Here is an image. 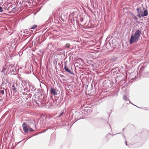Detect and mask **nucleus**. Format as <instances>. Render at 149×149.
<instances>
[{
	"mask_svg": "<svg viewBox=\"0 0 149 149\" xmlns=\"http://www.w3.org/2000/svg\"><path fill=\"white\" fill-rule=\"evenodd\" d=\"M37 27V25H34L32 27H31V28H30V29H34Z\"/></svg>",
	"mask_w": 149,
	"mask_h": 149,
	"instance_id": "10",
	"label": "nucleus"
},
{
	"mask_svg": "<svg viewBox=\"0 0 149 149\" xmlns=\"http://www.w3.org/2000/svg\"><path fill=\"white\" fill-rule=\"evenodd\" d=\"M70 46V44L69 43H67L66 44L65 47L67 48H69Z\"/></svg>",
	"mask_w": 149,
	"mask_h": 149,
	"instance_id": "11",
	"label": "nucleus"
},
{
	"mask_svg": "<svg viewBox=\"0 0 149 149\" xmlns=\"http://www.w3.org/2000/svg\"><path fill=\"white\" fill-rule=\"evenodd\" d=\"M109 135H110V134H108V136H109Z\"/></svg>",
	"mask_w": 149,
	"mask_h": 149,
	"instance_id": "17",
	"label": "nucleus"
},
{
	"mask_svg": "<svg viewBox=\"0 0 149 149\" xmlns=\"http://www.w3.org/2000/svg\"><path fill=\"white\" fill-rule=\"evenodd\" d=\"M148 14V12L147 10H145L141 14L142 17H143L147 15Z\"/></svg>",
	"mask_w": 149,
	"mask_h": 149,
	"instance_id": "5",
	"label": "nucleus"
},
{
	"mask_svg": "<svg viewBox=\"0 0 149 149\" xmlns=\"http://www.w3.org/2000/svg\"><path fill=\"white\" fill-rule=\"evenodd\" d=\"M141 33V30H138L136 31L134 34L131 36L130 43L132 44L137 42L138 41Z\"/></svg>",
	"mask_w": 149,
	"mask_h": 149,
	"instance_id": "1",
	"label": "nucleus"
},
{
	"mask_svg": "<svg viewBox=\"0 0 149 149\" xmlns=\"http://www.w3.org/2000/svg\"><path fill=\"white\" fill-rule=\"evenodd\" d=\"M133 18H134V19H135V20H137V19H138V18H137V17H136V16L134 15V16H133Z\"/></svg>",
	"mask_w": 149,
	"mask_h": 149,
	"instance_id": "13",
	"label": "nucleus"
},
{
	"mask_svg": "<svg viewBox=\"0 0 149 149\" xmlns=\"http://www.w3.org/2000/svg\"><path fill=\"white\" fill-rule=\"evenodd\" d=\"M12 87H13V88H12L13 90V91H15V92H16V88H15V87L14 84L12 85Z\"/></svg>",
	"mask_w": 149,
	"mask_h": 149,
	"instance_id": "9",
	"label": "nucleus"
},
{
	"mask_svg": "<svg viewBox=\"0 0 149 149\" xmlns=\"http://www.w3.org/2000/svg\"><path fill=\"white\" fill-rule=\"evenodd\" d=\"M91 109V108L89 107L86 108L84 111L85 113L87 114H89L90 113L92 112Z\"/></svg>",
	"mask_w": 149,
	"mask_h": 149,
	"instance_id": "3",
	"label": "nucleus"
},
{
	"mask_svg": "<svg viewBox=\"0 0 149 149\" xmlns=\"http://www.w3.org/2000/svg\"><path fill=\"white\" fill-rule=\"evenodd\" d=\"M63 112H63V111L62 112V113H61L60 114V115H59V117H60V116H62V115L63 114Z\"/></svg>",
	"mask_w": 149,
	"mask_h": 149,
	"instance_id": "16",
	"label": "nucleus"
},
{
	"mask_svg": "<svg viewBox=\"0 0 149 149\" xmlns=\"http://www.w3.org/2000/svg\"><path fill=\"white\" fill-rule=\"evenodd\" d=\"M50 92L52 94L54 95H57V91L54 88H51Z\"/></svg>",
	"mask_w": 149,
	"mask_h": 149,
	"instance_id": "4",
	"label": "nucleus"
},
{
	"mask_svg": "<svg viewBox=\"0 0 149 149\" xmlns=\"http://www.w3.org/2000/svg\"><path fill=\"white\" fill-rule=\"evenodd\" d=\"M4 88H0V94H1L2 95H3L4 94Z\"/></svg>",
	"mask_w": 149,
	"mask_h": 149,
	"instance_id": "7",
	"label": "nucleus"
},
{
	"mask_svg": "<svg viewBox=\"0 0 149 149\" xmlns=\"http://www.w3.org/2000/svg\"><path fill=\"white\" fill-rule=\"evenodd\" d=\"M22 127L23 130L25 133H27L28 132V127L26 124L25 122H24L23 124Z\"/></svg>",
	"mask_w": 149,
	"mask_h": 149,
	"instance_id": "2",
	"label": "nucleus"
},
{
	"mask_svg": "<svg viewBox=\"0 0 149 149\" xmlns=\"http://www.w3.org/2000/svg\"><path fill=\"white\" fill-rule=\"evenodd\" d=\"M136 10L137 11V13H141V8H137L136 9Z\"/></svg>",
	"mask_w": 149,
	"mask_h": 149,
	"instance_id": "8",
	"label": "nucleus"
},
{
	"mask_svg": "<svg viewBox=\"0 0 149 149\" xmlns=\"http://www.w3.org/2000/svg\"><path fill=\"white\" fill-rule=\"evenodd\" d=\"M28 127L29 130L30 132H31L33 131V130L32 128L30 127L29 126H28Z\"/></svg>",
	"mask_w": 149,
	"mask_h": 149,
	"instance_id": "12",
	"label": "nucleus"
},
{
	"mask_svg": "<svg viewBox=\"0 0 149 149\" xmlns=\"http://www.w3.org/2000/svg\"><path fill=\"white\" fill-rule=\"evenodd\" d=\"M138 16L139 18H140L142 16L141 15V13H138Z\"/></svg>",
	"mask_w": 149,
	"mask_h": 149,
	"instance_id": "14",
	"label": "nucleus"
},
{
	"mask_svg": "<svg viewBox=\"0 0 149 149\" xmlns=\"http://www.w3.org/2000/svg\"><path fill=\"white\" fill-rule=\"evenodd\" d=\"M3 11V9L2 8L0 7V11L1 12H2Z\"/></svg>",
	"mask_w": 149,
	"mask_h": 149,
	"instance_id": "15",
	"label": "nucleus"
},
{
	"mask_svg": "<svg viewBox=\"0 0 149 149\" xmlns=\"http://www.w3.org/2000/svg\"><path fill=\"white\" fill-rule=\"evenodd\" d=\"M64 68L65 70L67 72L70 73H72V72L70 70L69 68L68 67H67L65 65Z\"/></svg>",
	"mask_w": 149,
	"mask_h": 149,
	"instance_id": "6",
	"label": "nucleus"
}]
</instances>
